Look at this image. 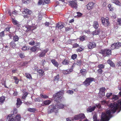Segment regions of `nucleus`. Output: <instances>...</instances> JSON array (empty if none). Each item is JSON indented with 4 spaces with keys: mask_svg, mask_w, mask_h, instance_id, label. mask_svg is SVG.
I'll return each instance as SVG.
<instances>
[{
    "mask_svg": "<svg viewBox=\"0 0 121 121\" xmlns=\"http://www.w3.org/2000/svg\"><path fill=\"white\" fill-rule=\"evenodd\" d=\"M73 71V69L72 68H70L66 70H63V73L64 74H66L69 73L71 72H72Z\"/></svg>",
    "mask_w": 121,
    "mask_h": 121,
    "instance_id": "2eb2a0df",
    "label": "nucleus"
},
{
    "mask_svg": "<svg viewBox=\"0 0 121 121\" xmlns=\"http://www.w3.org/2000/svg\"><path fill=\"white\" fill-rule=\"evenodd\" d=\"M51 62L55 67L58 68L59 66V64L57 61L55 59H53L51 60Z\"/></svg>",
    "mask_w": 121,
    "mask_h": 121,
    "instance_id": "dca6fc26",
    "label": "nucleus"
},
{
    "mask_svg": "<svg viewBox=\"0 0 121 121\" xmlns=\"http://www.w3.org/2000/svg\"><path fill=\"white\" fill-rule=\"evenodd\" d=\"M99 53L102 54L104 56H108L111 54L112 51L111 50L105 49H101Z\"/></svg>",
    "mask_w": 121,
    "mask_h": 121,
    "instance_id": "7ed1b4c3",
    "label": "nucleus"
},
{
    "mask_svg": "<svg viewBox=\"0 0 121 121\" xmlns=\"http://www.w3.org/2000/svg\"><path fill=\"white\" fill-rule=\"evenodd\" d=\"M4 32L2 31L0 32V38H2L4 36Z\"/></svg>",
    "mask_w": 121,
    "mask_h": 121,
    "instance_id": "864d4df0",
    "label": "nucleus"
},
{
    "mask_svg": "<svg viewBox=\"0 0 121 121\" xmlns=\"http://www.w3.org/2000/svg\"><path fill=\"white\" fill-rule=\"evenodd\" d=\"M13 79L15 80V82L16 84H17L19 82V80L16 77L14 76L13 77Z\"/></svg>",
    "mask_w": 121,
    "mask_h": 121,
    "instance_id": "e433bc0d",
    "label": "nucleus"
},
{
    "mask_svg": "<svg viewBox=\"0 0 121 121\" xmlns=\"http://www.w3.org/2000/svg\"><path fill=\"white\" fill-rule=\"evenodd\" d=\"M108 7L110 11H112L113 10V8L110 4H109L108 5Z\"/></svg>",
    "mask_w": 121,
    "mask_h": 121,
    "instance_id": "a19ab883",
    "label": "nucleus"
},
{
    "mask_svg": "<svg viewBox=\"0 0 121 121\" xmlns=\"http://www.w3.org/2000/svg\"><path fill=\"white\" fill-rule=\"evenodd\" d=\"M117 22L119 24L121 25V18H118L117 19Z\"/></svg>",
    "mask_w": 121,
    "mask_h": 121,
    "instance_id": "0e129e2a",
    "label": "nucleus"
},
{
    "mask_svg": "<svg viewBox=\"0 0 121 121\" xmlns=\"http://www.w3.org/2000/svg\"><path fill=\"white\" fill-rule=\"evenodd\" d=\"M50 0H43V4L44 5L49 3Z\"/></svg>",
    "mask_w": 121,
    "mask_h": 121,
    "instance_id": "6e6d98bb",
    "label": "nucleus"
},
{
    "mask_svg": "<svg viewBox=\"0 0 121 121\" xmlns=\"http://www.w3.org/2000/svg\"><path fill=\"white\" fill-rule=\"evenodd\" d=\"M94 78H93L90 77L87 78L83 82V84L85 86L87 87L90 85L91 83L94 81Z\"/></svg>",
    "mask_w": 121,
    "mask_h": 121,
    "instance_id": "20e7f679",
    "label": "nucleus"
},
{
    "mask_svg": "<svg viewBox=\"0 0 121 121\" xmlns=\"http://www.w3.org/2000/svg\"><path fill=\"white\" fill-rule=\"evenodd\" d=\"M25 76L28 78L30 79H32V77L31 75L29 73H25Z\"/></svg>",
    "mask_w": 121,
    "mask_h": 121,
    "instance_id": "c9c22d12",
    "label": "nucleus"
},
{
    "mask_svg": "<svg viewBox=\"0 0 121 121\" xmlns=\"http://www.w3.org/2000/svg\"><path fill=\"white\" fill-rule=\"evenodd\" d=\"M93 118L94 119V121H99V120H97V116L95 115H94L93 116Z\"/></svg>",
    "mask_w": 121,
    "mask_h": 121,
    "instance_id": "5fc2aeb1",
    "label": "nucleus"
},
{
    "mask_svg": "<svg viewBox=\"0 0 121 121\" xmlns=\"http://www.w3.org/2000/svg\"><path fill=\"white\" fill-rule=\"evenodd\" d=\"M74 118L75 120H77L80 119L78 115L75 116L74 117Z\"/></svg>",
    "mask_w": 121,
    "mask_h": 121,
    "instance_id": "13d9d810",
    "label": "nucleus"
},
{
    "mask_svg": "<svg viewBox=\"0 0 121 121\" xmlns=\"http://www.w3.org/2000/svg\"><path fill=\"white\" fill-rule=\"evenodd\" d=\"M105 65L103 64H99L98 66V67L99 69H103L104 68Z\"/></svg>",
    "mask_w": 121,
    "mask_h": 121,
    "instance_id": "58836bf2",
    "label": "nucleus"
},
{
    "mask_svg": "<svg viewBox=\"0 0 121 121\" xmlns=\"http://www.w3.org/2000/svg\"><path fill=\"white\" fill-rule=\"evenodd\" d=\"M111 2L112 3H114L117 5L120 6L121 4L120 2L117 0H112Z\"/></svg>",
    "mask_w": 121,
    "mask_h": 121,
    "instance_id": "a878e982",
    "label": "nucleus"
},
{
    "mask_svg": "<svg viewBox=\"0 0 121 121\" xmlns=\"http://www.w3.org/2000/svg\"><path fill=\"white\" fill-rule=\"evenodd\" d=\"M101 19L102 23L104 25L106 26H108L110 23L108 21L109 18L108 17H106L105 18H104V17H102Z\"/></svg>",
    "mask_w": 121,
    "mask_h": 121,
    "instance_id": "6e6552de",
    "label": "nucleus"
},
{
    "mask_svg": "<svg viewBox=\"0 0 121 121\" xmlns=\"http://www.w3.org/2000/svg\"><path fill=\"white\" fill-rule=\"evenodd\" d=\"M69 61L67 59H65L62 61V63L63 65H67L69 63Z\"/></svg>",
    "mask_w": 121,
    "mask_h": 121,
    "instance_id": "5701e85b",
    "label": "nucleus"
},
{
    "mask_svg": "<svg viewBox=\"0 0 121 121\" xmlns=\"http://www.w3.org/2000/svg\"><path fill=\"white\" fill-rule=\"evenodd\" d=\"M80 119H82L85 117V116L84 114H81L78 115Z\"/></svg>",
    "mask_w": 121,
    "mask_h": 121,
    "instance_id": "4c0bfd02",
    "label": "nucleus"
},
{
    "mask_svg": "<svg viewBox=\"0 0 121 121\" xmlns=\"http://www.w3.org/2000/svg\"><path fill=\"white\" fill-rule=\"evenodd\" d=\"M11 113L9 115H11L12 116H13V115H15L17 113V110L16 108L14 109L13 112H11Z\"/></svg>",
    "mask_w": 121,
    "mask_h": 121,
    "instance_id": "cd10ccee",
    "label": "nucleus"
},
{
    "mask_svg": "<svg viewBox=\"0 0 121 121\" xmlns=\"http://www.w3.org/2000/svg\"><path fill=\"white\" fill-rule=\"evenodd\" d=\"M63 92L60 91L53 95V98L55 99V101L58 103L61 102L62 97L61 95L63 94Z\"/></svg>",
    "mask_w": 121,
    "mask_h": 121,
    "instance_id": "f03ea898",
    "label": "nucleus"
},
{
    "mask_svg": "<svg viewBox=\"0 0 121 121\" xmlns=\"http://www.w3.org/2000/svg\"><path fill=\"white\" fill-rule=\"evenodd\" d=\"M83 49V48H82L81 47H80L78 48L76 50V51L77 52H80L82 51Z\"/></svg>",
    "mask_w": 121,
    "mask_h": 121,
    "instance_id": "4d7b16f0",
    "label": "nucleus"
},
{
    "mask_svg": "<svg viewBox=\"0 0 121 121\" xmlns=\"http://www.w3.org/2000/svg\"><path fill=\"white\" fill-rule=\"evenodd\" d=\"M10 27H8L6 28H5V29L4 31H2L4 32V33L5 32H9L10 30Z\"/></svg>",
    "mask_w": 121,
    "mask_h": 121,
    "instance_id": "a18cd8bd",
    "label": "nucleus"
},
{
    "mask_svg": "<svg viewBox=\"0 0 121 121\" xmlns=\"http://www.w3.org/2000/svg\"><path fill=\"white\" fill-rule=\"evenodd\" d=\"M27 49V46H24L22 47V50L25 51L28 50Z\"/></svg>",
    "mask_w": 121,
    "mask_h": 121,
    "instance_id": "680f3d73",
    "label": "nucleus"
},
{
    "mask_svg": "<svg viewBox=\"0 0 121 121\" xmlns=\"http://www.w3.org/2000/svg\"><path fill=\"white\" fill-rule=\"evenodd\" d=\"M22 3H28L29 2V0H22Z\"/></svg>",
    "mask_w": 121,
    "mask_h": 121,
    "instance_id": "69168bd1",
    "label": "nucleus"
},
{
    "mask_svg": "<svg viewBox=\"0 0 121 121\" xmlns=\"http://www.w3.org/2000/svg\"><path fill=\"white\" fill-rule=\"evenodd\" d=\"M15 42L12 41L10 43V45L11 47L13 48H14L16 46V44H15Z\"/></svg>",
    "mask_w": 121,
    "mask_h": 121,
    "instance_id": "2f4dec72",
    "label": "nucleus"
},
{
    "mask_svg": "<svg viewBox=\"0 0 121 121\" xmlns=\"http://www.w3.org/2000/svg\"><path fill=\"white\" fill-rule=\"evenodd\" d=\"M35 43V41L33 40L31 41L29 43V44L31 45H34Z\"/></svg>",
    "mask_w": 121,
    "mask_h": 121,
    "instance_id": "052dcab7",
    "label": "nucleus"
},
{
    "mask_svg": "<svg viewBox=\"0 0 121 121\" xmlns=\"http://www.w3.org/2000/svg\"><path fill=\"white\" fill-rule=\"evenodd\" d=\"M64 27L63 25L62 24H59L58 23L57 24L56 27V28H57L58 29H61L62 28Z\"/></svg>",
    "mask_w": 121,
    "mask_h": 121,
    "instance_id": "7c9ffc66",
    "label": "nucleus"
},
{
    "mask_svg": "<svg viewBox=\"0 0 121 121\" xmlns=\"http://www.w3.org/2000/svg\"><path fill=\"white\" fill-rule=\"evenodd\" d=\"M69 5L74 9H77L78 7L77 2L76 0L74 1L70 0L68 2Z\"/></svg>",
    "mask_w": 121,
    "mask_h": 121,
    "instance_id": "39448f33",
    "label": "nucleus"
},
{
    "mask_svg": "<svg viewBox=\"0 0 121 121\" xmlns=\"http://www.w3.org/2000/svg\"><path fill=\"white\" fill-rule=\"evenodd\" d=\"M41 62L42 65L43 66L46 63V61L45 59H43L41 61Z\"/></svg>",
    "mask_w": 121,
    "mask_h": 121,
    "instance_id": "bf43d9fd",
    "label": "nucleus"
},
{
    "mask_svg": "<svg viewBox=\"0 0 121 121\" xmlns=\"http://www.w3.org/2000/svg\"><path fill=\"white\" fill-rule=\"evenodd\" d=\"M96 107L95 106H93L91 107V106L89 107L87 109V111L91 112L94 111L95 108Z\"/></svg>",
    "mask_w": 121,
    "mask_h": 121,
    "instance_id": "4be33fe9",
    "label": "nucleus"
},
{
    "mask_svg": "<svg viewBox=\"0 0 121 121\" xmlns=\"http://www.w3.org/2000/svg\"><path fill=\"white\" fill-rule=\"evenodd\" d=\"M45 55V53H44L43 52H42L40 53L39 56L40 57H42L44 56Z\"/></svg>",
    "mask_w": 121,
    "mask_h": 121,
    "instance_id": "37998d69",
    "label": "nucleus"
},
{
    "mask_svg": "<svg viewBox=\"0 0 121 121\" xmlns=\"http://www.w3.org/2000/svg\"><path fill=\"white\" fill-rule=\"evenodd\" d=\"M5 97L4 96H2L0 97V102L1 104H3L4 102Z\"/></svg>",
    "mask_w": 121,
    "mask_h": 121,
    "instance_id": "473e14b6",
    "label": "nucleus"
},
{
    "mask_svg": "<svg viewBox=\"0 0 121 121\" xmlns=\"http://www.w3.org/2000/svg\"><path fill=\"white\" fill-rule=\"evenodd\" d=\"M31 13V11H29L28 9L27 8L26 9L24 8V11L22 12V13L23 14H28L29 15H30Z\"/></svg>",
    "mask_w": 121,
    "mask_h": 121,
    "instance_id": "4468645a",
    "label": "nucleus"
},
{
    "mask_svg": "<svg viewBox=\"0 0 121 121\" xmlns=\"http://www.w3.org/2000/svg\"><path fill=\"white\" fill-rule=\"evenodd\" d=\"M28 94V93L27 92H26L22 96V99H25V98L26 97Z\"/></svg>",
    "mask_w": 121,
    "mask_h": 121,
    "instance_id": "79ce46f5",
    "label": "nucleus"
},
{
    "mask_svg": "<svg viewBox=\"0 0 121 121\" xmlns=\"http://www.w3.org/2000/svg\"><path fill=\"white\" fill-rule=\"evenodd\" d=\"M59 74H58L56 76L54 77L53 80L54 81H57L59 80Z\"/></svg>",
    "mask_w": 121,
    "mask_h": 121,
    "instance_id": "f704fd0d",
    "label": "nucleus"
},
{
    "mask_svg": "<svg viewBox=\"0 0 121 121\" xmlns=\"http://www.w3.org/2000/svg\"><path fill=\"white\" fill-rule=\"evenodd\" d=\"M14 118L15 121H21V116L19 114L16 115Z\"/></svg>",
    "mask_w": 121,
    "mask_h": 121,
    "instance_id": "f3484780",
    "label": "nucleus"
},
{
    "mask_svg": "<svg viewBox=\"0 0 121 121\" xmlns=\"http://www.w3.org/2000/svg\"><path fill=\"white\" fill-rule=\"evenodd\" d=\"M111 111L109 110L107 111L106 113L102 112L100 121H108L109 120V117L111 116Z\"/></svg>",
    "mask_w": 121,
    "mask_h": 121,
    "instance_id": "f257e3e1",
    "label": "nucleus"
},
{
    "mask_svg": "<svg viewBox=\"0 0 121 121\" xmlns=\"http://www.w3.org/2000/svg\"><path fill=\"white\" fill-rule=\"evenodd\" d=\"M80 72L82 75L84 76H85L86 75L87 73L86 70L84 69H81L80 71Z\"/></svg>",
    "mask_w": 121,
    "mask_h": 121,
    "instance_id": "aec40b11",
    "label": "nucleus"
},
{
    "mask_svg": "<svg viewBox=\"0 0 121 121\" xmlns=\"http://www.w3.org/2000/svg\"><path fill=\"white\" fill-rule=\"evenodd\" d=\"M93 26L96 29H97L99 26L98 22L96 21H95L93 23Z\"/></svg>",
    "mask_w": 121,
    "mask_h": 121,
    "instance_id": "b1692460",
    "label": "nucleus"
},
{
    "mask_svg": "<svg viewBox=\"0 0 121 121\" xmlns=\"http://www.w3.org/2000/svg\"><path fill=\"white\" fill-rule=\"evenodd\" d=\"M38 74L39 76H43L44 75V71L42 69H39L37 71Z\"/></svg>",
    "mask_w": 121,
    "mask_h": 121,
    "instance_id": "6ab92c4d",
    "label": "nucleus"
},
{
    "mask_svg": "<svg viewBox=\"0 0 121 121\" xmlns=\"http://www.w3.org/2000/svg\"><path fill=\"white\" fill-rule=\"evenodd\" d=\"M30 50L33 52H35L36 50H41V49L39 47L36 46H34L30 48Z\"/></svg>",
    "mask_w": 121,
    "mask_h": 121,
    "instance_id": "a211bd4d",
    "label": "nucleus"
},
{
    "mask_svg": "<svg viewBox=\"0 0 121 121\" xmlns=\"http://www.w3.org/2000/svg\"><path fill=\"white\" fill-rule=\"evenodd\" d=\"M49 109L48 111V113L49 114L54 112L55 113L58 112V110L55 107L54 105H50L49 107Z\"/></svg>",
    "mask_w": 121,
    "mask_h": 121,
    "instance_id": "423d86ee",
    "label": "nucleus"
},
{
    "mask_svg": "<svg viewBox=\"0 0 121 121\" xmlns=\"http://www.w3.org/2000/svg\"><path fill=\"white\" fill-rule=\"evenodd\" d=\"M36 28V27L35 26H29L27 28L28 31H32Z\"/></svg>",
    "mask_w": 121,
    "mask_h": 121,
    "instance_id": "393cba45",
    "label": "nucleus"
},
{
    "mask_svg": "<svg viewBox=\"0 0 121 121\" xmlns=\"http://www.w3.org/2000/svg\"><path fill=\"white\" fill-rule=\"evenodd\" d=\"M28 110L30 112H34L36 111V109L35 108H28Z\"/></svg>",
    "mask_w": 121,
    "mask_h": 121,
    "instance_id": "ea45409f",
    "label": "nucleus"
},
{
    "mask_svg": "<svg viewBox=\"0 0 121 121\" xmlns=\"http://www.w3.org/2000/svg\"><path fill=\"white\" fill-rule=\"evenodd\" d=\"M13 40L14 41H13L16 42L18 41L19 39V37L18 36L16 35L13 36Z\"/></svg>",
    "mask_w": 121,
    "mask_h": 121,
    "instance_id": "c756f323",
    "label": "nucleus"
},
{
    "mask_svg": "<svg viewBox=\"0 0 121 121\" xmlns=\"http://www.w3.org/2000/svg\"><path fill=\"white\" fill-rule=\"evenodd\" d=\"M86 37V36L85 35L80 36V40L82 41H83L85 39Z\"/></svg>",
    "mask_w": 121,
    "mask_h": 121,
    "instance_id": "c03bdc74",
    "label": "nucleus"
},
{
    "mask_svg": "<svg viewBox=\"0 0 121 121\" xmlns=\"http://www.w3.org/2000/svg\"><path fill=\"white\" fill-rule=\"evenodd\" d=\"M121 47V43L119 42L115 43L112 44L111 47L112 50L118 49Z\"/></svg>",
    "mask_w": 121,
    "mask_h": 121,
    "instance_id": "0eeeda50",
    "label": "nucleus"
},
{
    "mask_svg": "<svg viewBox=\"0 0 121 121\" xmlns=\"http://www.w3.org/2000/svg\"><path fill=\"white\" fill-rule=\"evenodd\" d=\"M43 0H39L38 3V4L39 5H40L41 4L43 5H44V4H43Z\"/></svg>",
    "mask_w": 121,
    "mask_h": 121,
    "instance_id": "de8ad7c7",
    "label": "nucleus"
},
{
    "mask_svg": "<svg viewBox=\"0 0 121 121\" xmlns=\"http://www.w3.org/2000/svg\"><path fill=\"white\" fill-rule=\"evenodd\" d=\"M79 46V45L77 43H74L73 45V48H75Z\"/></svg>",
    "mask_w": 121,
    "mask_h": 121,
    "instance_id": "8fccbe9b",
    "label": "nucleus"
},
{
    "mask_svg": "<svg viewBox=\"0 0 121 121\" xmlns=\"http://www.w3.org/2000/svg\"><path fill=\"white\" fill-rule=\"evenodd\" d=\"M77 57V55L75 54H74L72 55L71 56L72 59L74 60Z\"/></svg>",
    "mask_w": 121,
    "mask_h": 121,
    "instance_id": "49530a36",
    "label": "nucleus"
},
{
    "mask_svg": "<svg viewBox=\"0 0 121 121\" xmlns=\"http://www.w3.org/2000/svg\"><path fill=\"white\" fill-rule=\"evenodd\" d=\"M97 72L98 73L101 74L103 72V71L102 69L99 68L97 70Z\"/></svg>",
    "mask_w": 121,
    "mask_h": 121,
    "instance_id": "603ef678",
    "label": "nucleus"
},
{
    "mask_svg": "<svg viewBox=\"0 0 121 121\" xmlns=\"http://www.w3.org/2000/svg\"><path fill=\"white\" fill-rule=\"evenodd\" d=\"M12 22L14 25L18 26L19 24L18 22L16 20H15L13 18H12Z\"/></svg>",
    "mask_w": 121,
    "mask_h": 121,
    "instance_id": "72a5a7b5",
    "label": "nucleus"
},
{
    "mask_svg": "<svg viewBox=\"0 0 121 121\" xmlns=\"http://www.w3.org/2000/svg\"><path fill=\"white\" fill-rule=\"evenodd\" d=\"M41 99L40 97L37 98L35 99V102H40L41 101Z\"/></svg>",
    "mask_w": 121,
    "mask_h": 121,
    "instance_id": "e2e57ef3",
    "label": "nucleus"
},
{
    "mask_svg": "<svg viewBox=\"0 0 121 121\" xmlns=\"http://www.w3.org/2000/svg\"><path fill=\"white\" fill-rule=\"evenodd\" d=\"M22 104V101L20 99H17V103H16L17 107L18 108Z\"/></svg>",
    "mask_w": 121,
    "mask_h": 121,
    "instance_id": "412c9836",
    "label": "nucleus"
},
{
    "mask_svg": "<svg viewBox=\"0 0 121 121\" xmlns=\"http://www.w3.org/2000/svg\"><path fill=\"white\" fill-rule=\"evenodd\" d=\"M100 32V30H96L93 31L92 33V35L94 36L97 35H98Z\"/></svg>",
    "mask_w": 121,
    "mask_h": 121,
    "instance_id": "c85d7f7f",
    "label": "nucleus"
},
{
    "mask_svg": "<svg viewBox=\"0 0 121 121\" xmlns=\"http://www.w3.org/2000/svg\"><path fill=\"white\" fill-rule=\"evenodd\" d=\"M51 103V101L50 100L43 101V103L41 105V106L42 107L46 105H48Z\"/></svg>",
    "mask_w": 121,
    "mask_h": 121,
    "instance_id": "9b49d317",
    "label": "nucleus"
},
{
    "mask_svg": "<svg viewBox=\"0 0 121 121\" xmlns=\"http://www.w3.org/2000/svg\"><path fill=\"white\" fill-rule=\"evenodd\" d=\"M6 121H15V120L13 116H12L11 115H9L7 117Z\"/></svg>",
    "mask_w": 121,
    "mask_h": 121,
    "instance_id": "ddd939ff",
    "label": "nucleus"
},
{
    "mask_svg": "<svg viewBox=\"0 0 121 121\" xmlns=\"http://www.w3.org/2000/svg\"><path fill=\"white\" fill-rule=\"evenodd\" d=\"M13 35V33H12L11 32H9L8 35L10 38L11 39Z\"/></svg>",
    "mask_w": 121,
    "mask_h": 121,
    "instance_id": "774afa93",
    "label": "nucleus"
},
{
    "mask_svg": "<svg viewBox=\"0 0 121 121\" xmlns=\"http://www.w3.org/2000/svg\"><path fill=\"white\" fill-rule=\"evenodd\" d=\"M82 63V61L81 60H78L76 62V64L79 66H80Z\"/></svg>",
    "mask_w": 121,
    "mask_h": 121,
    "instance_id": "09e8293b",
    "label": "nucleus"
},
{
    "mask_svg": "<svg viewBox=\"0 0 121 121\" xmlns=\"http://www.w3.org/2000/svg\"><path fill=\"white\" fill-rule=\"evenodd\" d=\"M87 46L89 49H91L95 47L96 44L93 42H89Z\"/></svg>",
    "mask_w": 121,
    "mask_h": 121,
    "instance_id": "9d476101",
    "label": "nucleus"
},
{
    "mask_svg": "<svg viewBox=\"0 0 121 121\" xmlns=\"http://www.w3.org/2000/svg\"><path fill=\"white\" fill-rule=\"evenodd\" d=\"M19 56L20 57L22 58H24L25 56L24 55L23 53H22L20 54H19Z\"/></svg>",
    "mask_w": 121,
    "mask_h": 121,
    "instance_id": "338daca9",
    "label": "nucleus"
},
{
    "mask_svg": "<svg viewBox=\"0 0 121 121\" xmlns=\"http://www.w3.org/2000/svg\"><path fill=\"white\" fill-rule=\"evenodd\" d=\"M105 89L104 87H102L100 89L99 91V97H102L105 95Z\"/></svg>",
    "mask_w": 121,
    "mask_h": 121,
    "instance_id": "1a4fd4ad",
    "label": "nucleus"
},
{
    "mask_svg": "<svg viewBox=\"0 0 121 121\" xmlns=\"http://www.w3.org/2000/svg\"><path fill=\"white\" fill-rule=\"evenodd\" d=\"M94 3L93 2H89L86 5L87 9L89 10L92 9L94 7Z\"/></svg>",
    "mask_w": 121,
    "mask_h": 121,
    "instance_id": "f8f14e48",
    "label": "nucleus"
},
{
    "mask_svg": "<svg viewBox=\"0 0 121 121\" xmlns=\"http://www.w3.org/2000/svg\"><path fill=\"white\" fill-rule=\"evenodd\" d=\"M64 105L62 104L58 103L57 105V108L59 109H63L64 108Z\"/></svg>",
    "mask_w": 121,
    "mask_h": 121,
    "instance_id": "bb28decb",
    "label": "nucleus"
},
{
    "mask_svg": "<svg viewBox=\"0 0 121 121\" xmlns=\"http://www.w3.org/2000/svg\"><path fill=\"white\" fill-rule=\"evenodd\" d=\"M40 96L42 98L46 99L48 97V96L45 95H44L42 94H40Z\"/></svg>",
    "mask_w": 121,
    "mask_h": 121,
    "instance_id": "3c124183",
    "label": "nucleus"
}]
</instances>
